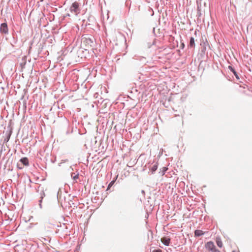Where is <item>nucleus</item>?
I'll list each match as a JSON object with an SVG mask.
<instances>
[{
	"label": "nucleus",
	"instance_id": "obj_1",
	"mask_svg": "<svg viewBox=\"0 0 252 252\" xmlns=\"http://www.w3.org/2000/svg\"><path fill=\"white\" fill-rule=\"evenodd\" d=\"M70 11L71 12L74 13L76 15L80 13L81 9L79 7V3L76 1L73 2L70 7Z\"/></svg>",
	"mask_w": 252,
	"mask_h": 252
},
{
	"label": "nucleus",
	"instance_id": "obj_2",
	"mask_svg": "<svg viewBox=\"0 0 252 252\" xmlns=\"http://www.w3.org/2000/svg\"><path fill=\"white\" fill-rule=\"evenodd\" d=\"M0 32L3 34H7L8 32V29L7 25L5 23H2L0 26Z\"/></svg>",
	"mask_w": 252,
	"mask_h": 252
},
{
	"label": "nucleus",
	"instance_id": "obj_3",
	"mask_svg": "<svg viewBox=\"0 0 252 252\" xmlns=\"http://www.w3.org/2000/svg\"><path fill=\"white\" fill-rule=\"evenodd\" d=\"M205 248L212 252H213L216 249L214 243L212 241L207 242L205 245Z\"/></svg>",
	"mask_w": 252,
	"mask_h": 252
},
{
	"label": "nucleus",
	"instance_id": "obj_4",
	"mask_svg": "<svg viewBox=\"0 0 252 252\" xmlns=\"http://www.w3.org/2000/svg\"><path fill=\"white\" fill-rule=\"evenodd\" d=\"M161 241L165 246H169L170 242V239L167 237H164L161 239Z\"/></svg>",
	"mask_w": 252,
	"mask_h": 252
},
{
	"label": "nucleus",
	"instance_id": "obj_5",
	"mask_svg": "<svg viewBox=\"0 0 252 252\" xmlns=\"http://www.w3.org/2000/svg\"><path fill=\"white\" fill-rule=\"evenodd\" d=\"M204 234V232L201 230H196L194 231V235L196 237H199Z\"/></svg>",
	"mask_w": 252,
	"mask_h": 252
},
{
	"label": "nucleus",
	"instance_id": "obj_6",
	"mask_svg": "<svg viewBox=\"0 0 252 252\" xmlns=\"http://www.w3.org/2000/svg\"><path fill=\"white\" fill-rule=\"evenodd\" d=\"M189 46L190 48H193L195 46L194 38L193 37L190 38Z\"/></svg>",
	"mask_w": 252,
	"mask_h": 252
},
{
	"label": "nucleus",
	"instance_id": "obj_7",
	"mask_svg": "<svg viewBox=\"0 0 252 252\" xmlns=\"http://www.w3.org/2000/svg\"><path fill=\"white\" fill-rule=\"evenodd\" d=\"M20 161L25 165H29V160L27 158H23L20 159Z\"/></svg>",
	"mask_w": 252,
	"mask_h": 252
},
{
	"label": "nucleus",
	"instance_id": "obj_8",
	"mask_svg": "<svg viewBox=\"0 0 252 252\" xmlns=\"http://www.w3.org/2000/svg\"><path fill=\"white\" fill-rule=\"evenodd\" d=\"M45 196V193H44L43 190H42L40 192V199L39 200V206H40V208L41 207L42 200Z\"/></svg>",
	"mask_w": 252,
	"mask_h": 252
},
{
	"label": "nucleus",
	"instance_id": "obj_9",
	"mask_svg": "<svg viewBox=\"0 0 252 252\" xmlns=\"http://www.w3.org/2000/svg\"><path fill=\"white\" fill-rule=\"evenodd\" d=\"M216 243L219 247L221 248L222 247V243L220 238H217Z\"/></svg>",
	"mask_w": 252,
	"mask_h": 252
},
{
	"label": "nucleus",
	"instance_id": "obj_10",
	"mask_svg": "<svg viewBox=\"0 0 252 252\" xmlns=\"http://www.w3.org/2000/svg\"><path fill=\"white\" fill-rule=\"evenodd\" d=\"M157 168H158V165L157 164H155V165H154L150 169V170L151 171L152 173H154L157 170Z\"/></svg>",
	"mask_w": 252,
	"mask_h": 252
},
{
	"label": "nucleus",
	"instance_id": "obj_11",
	"mask_svg": "<svg viewBox=\"0 0 252 252\" xmlns=\"http://www.w3.org/2000/svg\"><path fill=\"white\" fill-rule=\"evenodd\" d=\"M114 182H115V181L114 180H113L112 181H111L109 184L108 185V186L107 187V190H109L110 189V188L113 185V184H114Z\"/></svg>",
	"mask_w": 252,
	"mask_h": 252
},
{
	"label": "nucleus",
	"instance_id": "obj_12",
	"mask_svg": "<svg viewBox=\"0 0 252 252\" xmlns=\"http://www.w3.org/2000/svg\"><path fill=\"white\" fill-rule=\"evenodd\" d=\"M167 169L168 168L167 167H163L162 168V175H164L165 174V173L167 171Z\"/></svg>",
	"mask_w": 252,
	"mask_h": 252
},
{
	"label": "nucleus",
	"instance_id": "obj_13",
	"mask_svg": "<svg viewBox=\"0 0 252 252\" xmlns=\"http://www.w3.org/2000/svg\"><path fill=\"white\" fill-rule=\"evenodd\" d=\"M72 178H73L74 180H76L78 178L79 175H78V174H77V175H75L74 176H72Z\"/></svg>",
	"mask_w": 252,
	"mask_h": 252
},
{
	"label": "nucleus",
	"instance_id": "obj_14",
	"mask_svg": "<svg viewBox=\"0 0 252 252\" xmlns=\"http://www.w3.org/2000/svg\"><path fill=\"white\" fill-rule=\"evenodd\" d=\"M228 68L231 72H233V71L235 70L231 66H229Z\"/></svg>",
	"mask_w": 252,
	"mask_h": 252
},
{
	"label": "nucleus",
	"instance_id": "obj_15",
	"mask_svg": "<svg viewBox=\"0 0 252 252\" xmlns=\"http://www.w3.org/2000/svg\"><path fill=\"white\" fill-rule=\"evenodd\" d=\"M153 252H162V251L161 250H155Z\"/></svg>",
	"mask_w": 252,
	"mask_h": 252
},
{
	"label": "nucleus",
	"instance_id": "obj_16",
	"mask_svg": "<svg viewBox=\"0 0 252 252\" xmlns=\"http://www.w3.org/2000/svg\"><path fill=\"white\" fill-rule=\"evenodd\" d=\"M234 75L235 76V77H236V78H237V79H239V76H238V74H237V73H236L235 74H234Z\"/></svg>",
	"mask_w": 252,
	"mask_h": 252
},
{
	"label": "nucleus",
	"instance_id": "obj_17",
	"mask_svg": "<svg viewBox=\"0 0 252 252\" xmlns=\"http://www.w3.org/2000/svg\"><path fill=\"white\" fill-rule=\"evenodd\" d=\"M213 252H220L219 250L215 249Z\"/></svg>",
	"mask_w": 252,
	"mask_h": 252
},
{
	"label": "nucleus",
	"instance_id": "obj_18",
	"mask_svg": "<svg viewBox=\"0 0 252 252\" xmlns=\"http://www.w3.org/2000/svg\"><path fill=\"white\" fill-rule=\"evenodd\" d=\"M233 72V73L234 74H235L237 73V72H236V71L235 70H234L233 71V72Z\"/></svg>",
	"mask_w": 252,
	"mask_h": 252
},
{
	"label": "nucleus",
	"instance_id": "obj_19",
	"mask_svg": "<svg viewBox=\"0 0 252 252\" xmlns=\"http://www.w3.org/2000/svg\"><path fill=\"white\" fill-rule=\"evenodd\" d=\"M233 252H235L234 251H233Z\"/></svg>",
	"mask_w": 252,
	"mask_h": 252
}]
</instances>
